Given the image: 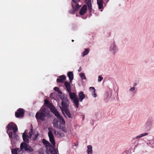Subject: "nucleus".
Returning a JSON list of instances; mask_svg holds the SVG:
<instances>
[{
    "mask_svg": "<svg viewBox=\"0 0 154 154\" xmlns=\"http://www.w3.org/2000/svg\"><path fill=\"white\" fill-rule=\"evenodd\" d=\"M108 50L109 53L112 55H114L118 51L119 48L115 42H112L110 43Z\"/></svg>",
    "mask_w": 154,
    "mask_h": 154,
    "instance_id": "0eeeda50",
    "label": "nucleus"
},
{
    "mask_svg": "<svg viewBox=\"0 0 154 154\" xmlns=\"http://www.w3.org/2000/svg\"><path fill=\"white\" fill-rule=\"evenodd\" d=\"M12 154H22V152L20 149L19 148H15L11 150Z\"/></svg>",
    "mask_w": 154,
    "mask_h": 154,
    "instance_id": "dca6fc26",
    "label": "nucleus"
},
{
    "mask_svg": "<svg viewBox=\"0 0 154 154\" xmlns=\"http://www.w3.org/2000/svg\"><path fill=\"white\" fill-rule=\"evenodd\" d=\"M92 96L94 97H97V94L95 93V91H93L91 92Z\"/></svg>",
    "mask_w": 154,
    "mask_h": 154,
    "instance_id": "7c9ffc66",
    "label": "nucleus"
},
{
    "mask_svg": "<svg viewBox=\"0 0 154 154\" xmlns=\"http://www.w3.org/2000/svg\"><path fill=\"white\" fill-rule=\"evenodd\" d=\"M17 131V127L14 123L11 122L8 124L7 132L11 139V142L13 139L17 140L18 139V135L15 133Z\"/></svg>",
    "mask_w": 154,
    "mask_h": 154,
    "instance_id": "f03ea898",
    "label": "nucleus"
},
{
    "mask_svg": "<svg viewBox=\"0 0 154 154\" xmlns=\"http://www.w3.org/2000/svg\"><path fill=\"white\" fill-rule=\"evenodd\" d=\"M110 93L109 92L107 91L105 94L104 97L105 99L108 98L110 96Z\"/></svg>",
    "mask_w": 154,
    "mask_h": 154,
    "instance_id": "bb28decb",
    "label": "nucleus"
},
{
    "mask_svg": "<svg viewBox=\"0 0 154 154\" xmlns=\"http://www.w3.org/2000/svg\"><path fill=\"white\" fill-rule=\"evenodd\" d=\"M64 111H65L66 115H67V116L69 118H72V117L71 114L70 113L69 110L68 109L65 110Z\"/></svg>",
    "mask_w": 154,
    "mask_h": 154,
    "instance_id": "393cba45",
    "label": "nucleus"
},
{
    "mask_svg": "<svg viewBox=\"0 0 154 154\" xmlns=\"http://www.w3.org/2000/svg\"><path fill=\"white\" fill-rule=\"evenodd\" d=\"M149 146L154 147V141L152 140H150L149 142Z\"/></svg>",
    "mask_w": 154,
    "mask_h": 154,
    "instance_id": "c756f323",
    "label": "nucleus"
},
{
    "mask_svg": "<svg viewBox=\"0 0 154 154\" xmlns=\"http://www.w3.org/2000/svg\"><path fill=\"white\" fill-rule=\"evenodd\" d=\"M64 85L67 90L69 97L73 102L75 107L78 108L79 107L78 98L75 93L71 91L70 83L67 82H65Z\"/></svg>",
    "mask_w": 154,
    "mask_h": 154,
    "instance_id": "7ed1b4c3",
    "label": "nucleus"
},
{
    "mask_svg": "<svg viewBox=\"0 0 154 154\" xmlns=\"http://www.w3.org/2000/svg\"><path fill=\"white\" fill-rule=\"evenodd\" d=\"M80 0H72L73 2L75 3V4H72V6L74 10L72 11H70V13L73 14L75 11L77 10L81 7V5L77 4H76L77 2H79Z\"/></svg>",
    "mask_w": 154,
    "mask_h": 154,
    "instance_id": "9d476101",
    "label": "nucleus"
},
{
    "mask_svg": "<svg viewBox=\"0 0 154 154\" xmlns=\"http://www.w3.org/2000/svg\"><path fill=\"white\" fill-rule=\"evenodd\" d=\"M78 96L79 97V102H82L83 100L85 98V96L84 94V93L82 91H80L78 94Z\"/></svg>",
    "mask_w": 154,
    "mask_h": 154,
    "instance_id": "4468645a",
    "label": "nucleus"
},
{
    "mask_svg": "<svg viewBox=\"0 0 154 154\" xmlns=\"http://www.w3.org/2000/svg\"><path fill=\"white\" fill-rule=\"evenodd\" d=\"M100 11H102V10L101 9V10H100Z\"/></svg>",
    "mask_w": 154,
    "mask_h": 154,
    "instance_id": "58836bf2",
    "label": "nucleus"
},
{
    "mask_svg": "<svg viewBox=\"0 0 154 154\" xmlns=\"http://www.w3.org/2000/svg\"><path fill=\"white\" fill-rule=\"evenodd\" d=\"M28 132V130H26L25 131L22 135L24 141L26 143H28L29 142V139L32 137V135H33L35 136V137L33 139V140H35L39 135V134L38 133L34 134L33 132L32 129H31V131L29 132V133H28V134H27Z\"/></svg>",
    "mask_w": 154,
    "mask_h": 154,
    "instance_id": "423d86ee",
    "label": "nucleus"
},
{
    "mask_svg": "<svg viewBox=\"0 0 154 154\" xmlns=\"http://www.w3.org/2000/svg\"><path fill=\"white\" fill-rule=\"evenodd\" d=\"M87 154H92V147L91 145L87 146Z\"/></svg>",
    "mask_w": 154,
    "mask_h": 154,
    "instance_id": "6ab92c4d",
    "label": "nucleus"
},
{
    "mask_svg": "<svg viewBox=\"0 0 154 154\" xmlns=\"http://www.w3.org/2000/svg\"><path fill=\"white\" fill-rule=\"evenodd\" d=\"M42 142L43 144L45 145L47 149V147L48 146H52L50 144V143L48 141H47L45 139H43V140Z\"/></svg>",
    "mask_w": 154,
    "mask_h": 154,
    "instance_id": "5701e85b",
    "label": "nucleus"
},
{
    "mask_svg": "<svg viewBox=\"0 0 154 154\" xmlns=\"http://www.w3.org/2000/svg\"><path fill=\"white\" fill-rule=\"evenodd\" d=\"M49 111L45 108L43 106L41 109L36 114L35 117L37 119H40L42 121L45 120V117L49 115Z\"/></svg>",
    "mask_w": 154,
    "mask_h": 154,
    "instance_id": "39448f33",
    "label": "nucleus"
},
{
    "mask_svg": "<svg viewBox=\"0 0 154 154\" xmlns=\"http://www.w3.org/2000/svg\"><path fill=\"white\" fill-rule=\"evenodd\" d=\"M109 1V0H107L106 2H108V1Z\"/></svg>",
    "mask_w": 154,
    "mask_h": 154,
    "instance_id": "e433bc0d",
    "label": "nucleus"
},
{
    "mask_svg": "<svg viewBox=\"0 0 154 154\" xmlns=\"http://www.w3.org/2000/svg\"><path fill=\"white\" fill-rule=\"evenodd\" d=\"M79 75L82 79L83 80L86 79V77L84 73H79Z\"/></svg>",
    "mask_w": 154,
    "mask_h": 154,
    "instance_id": "a878e982",
    "label": "nucleus"
},
{
    "mask_svg": "<svg viewBox=\"0 0 154 154\" xmlns=\"http://www.w3.org/2000/svg\"><path fill=\"white\" fill-rule=\"evenodd\" d=\"M86 3L88 6V9L89 11L91 12L92 10L91 3L90 0H86Z\"/></svg>",
    "mask_w": 154,
    "mask_h": 154,
    "instance_id": "a211bd4d",
    "label": "nucleus"
},
{
    "mask_svg": "<svg viewBox=\"0 0 154 154\" xmlns=\"http://www.w3.org/2000/svg\"><path fill=\"white\" fill-rule=\"evenodd\" d=\"M103 0H97V4L98 5V7L99 9L102 8L103 7Z\"/></svg>",
    "mask_w": 154,
    "mask_h": 154,
    "instance_id": "412c9836",
    "label": "nucleus"
},
{
    "mask_svg": "<svg viewBox=\"0 0 154 154\" xmlns=\"http://www.w3.org/2000/svg\"><path fill=\"white\" fill-rule=\"evenodd\" d=\"M73 41H74V40H72V42H73Z\"/></svg>",
    "mask_w": 154,
    "mask_h": 154,
    "instance_id": "4c0bfd02",
    "label": "nucleus"
},
{
    "mask_svg": "<svg viewBox=\"0 0 154 154\" xmlns=\"http://www.w3.org/2000/svg\"><path fill=\"white\" fill-rule=\"evenodd\" d=\"M48 133V135L49 138V140L53 146H55V143L54 137L53 134V133L58 137H63L64 136V134L62 133H60L55 131L52 128H49Z\"/></svg>",
    "mask_w": 154,
    "mask_h": 154,
    "instance_id": "20e7f679",
    "label": "nucleus"
},
{
    "mask_svg": "<svg viewBox=\"0 0 154 154\" xmlns=\"http://www.w3.org/2000/svg\"><path fill=\"white\" fill-rule=\"evenodd\" d=\"M123 154H128L127 153H126V152H125V153H123Z\"/></svg>",
    "mask_w": 154,
    "mask_h": 154,
    "instance_id": "c9c22d12",
    "label": "nucleus"
},
{
    "mask_svg": "<svg viewBox=\"0 0 154 154\" xmlns=\"http://www.w3.org/2000/svg\"><path fill=\"white\" fill-rule=\"evenodd\" d=\"M54 90L56 91L58 93L60 94H61V92L59 90V89L57 87H55L54 88Z\"/></svg>",
    "mask_w": 154,
    "mask_h": 154,
    "instance_id": "c85d7f7f",
    "label": "nucleus"
},
{
    "mask_svg": "<svg viewBox=\"0 0 154 154\" xmlns=\"http://www.w3.org/2000/svg\"><path fill=\"white\" fill-rule=\"evenodd\" d=\"M20 150L22 151H27L30 152L33 151V149L29 146L27 144L25 143H22L20 145Z\"/></svg>",
    "mask_w": 154,
    "mask_h": 154,
    "instance_id": "1a4fd4ad",
    "label": "nucleus"
},
{
    "mask_svg": "<svg viewBox=\"0 0 154 154\" xmlns=\"http://www.w3.org/2000/svg\"><path fill=\"white\" fill-rule=\"evenodd\" d=\"M90 51V49L89 48H86L85 49L84 51L82 53V57H84L85 56L88 55Z\"/></svg>",
    "mask_w": 154,
    "mask_h": 154,
    "instance_id": "4be33fe9",
    "label": "nucleus"
},
{
    "mask_svg": "<svg viewBox=\"0 0 154 154\" xmlns=\"http://www.w3.org/2000/svg\"><path fill=\"white\" fill-rule=\"evenodd\" d=\"M24 114V111L23 109L21 108L19 109L17 112H15V115L16 117H22L23 116Z\"/></svg>",
    "mask_w": 154,
    "mask_h": 154,
    "instance_id": "f8f14e48",
    "label": "nucleus"
},
{
    "mask_svg": "<svg viewBox=\"0 0 154 154\" xmlns=\"http://www.w3.org/2000/svg\"><path fill=\"white\" fill-rule=\"evenodd\" d=\"M89 90L91 92L93 91H95L96 90L94 88V87H90L89 88Z\"/></svg>",
    "mask_w": 154,
    "mask_h": 154,
    "instance_id": "473e14b6",
    "label": "nucleus"
},
{
    "mask_svg": "<svg viewBox=\"0 0 154 154\" xmlns=\"http://www.w3.org/2000/svg\"><path fill=\"white\" fill-rule=\"evenodd\" d=\"M66 80V77L64 75L60 76L58 79L57 80V82H64Z\"/></svg>",
    "mask_w": 154,
    "mask_h": 154,
    "instance_id": "f3484780",
    "label": "nucleus"
},
{
    "mask_svg": "<svg viewBox=\"0 0 154 154\" xmlns=\"http://www.w3.org/2000/svg\"><path fill=\"white\" fill-rule=\"evenodd\" d=\"M84 118H85V117H84V116H83V117H82L83 120H84Z\"/></svg>",
    "mask_w": 154,
    "mask_h": 154,
    "instance_id": "f704fd0d",
    "label": "nucleus"
},
{
    "mask_svg": "<svg viewBox=\"0 0 154 154\" xmlns=\"http://www.w3.org/2000/svg\"><path fill=\"white\" fill-rule=\"evenodd\" d=\"M81 71V68L80 67L79 68V69L78 70V71L79 72H80Z\"/></svg>",
    "mask_w": 154,
    "mask_h": 154,
    "instance_id": "72a5a7b5",
    "label": "nucleus"
},
{
    "mask_svg": "<svg viewBox=\"0 0 154 154\" xmlns=\"http://www.w3.org/2000/svg\"><path fill=\"white\" fill-rule=\"evenodd\" d=\"M103 77L101 75H99L98 76V82H101L103 79Z\"/></svg>",
    "mask_w": 154,
    "mask_h": 154,
    "instance_id": "2f4dec72",
    "label": "nucleus"
},
{
    "mask_svg": "<svg viewBox=\"0 0 154 154\" xmlns=\"http://www.w3.org/2000/svg\"><path fill=\"white\" fill-rule=\"evenodd\" d=\"M148 133H143L139 135L138 136H136L135 137L136 139H138L139 138L141 137H143L146 136L148 135Z\"/></svg>",
    "mask_w": 154,
    "mask_h": 154,
    "instance_id": "b1692460",
    "label": "nucleus"
},
{
    "mask_svg": "<svg viewBox=\"0 0 154 154\" xmlns=\"http://www.w3.org/2000/svg\"><path fill=\"white\" fill-rule=\"evenodd\" d=\"M153 120L152 119H148L145 124V127L146 128H148L151 127L152 125Z\"/></svg>",
    "mask_w": 154,
    "mask_h": 154,
    "instance_id": "ddd939ff",
    "label": "nucleus"
},
{
    "mask_svg": "<svg viewBox=\"0 0 154 154\" xmlns=\"http://www.w3.org/2000/svg\"><path fill=\"white\" fill-rule=\"evenodd\" d=\"M67 75L69 79V82L72 83L73 78V74L72 72H69L67 74Z\"/></svg>",
    "mask_w": 154,
    "mask_h": 154,
    "instance_id": "aec40b11",
    "label": "nucleus"
},
{
    "mask_svg": "<svg viewBox=\"0 0 154 154\" xmlns=\"http://www.w3.org/2000/svg\"><path fill=\"white\" fill-rule=\"evenodd\" d=\"M61 103V106H59V107L61 109L62 112L63 114V111L66 110L68 109V108L69 104L68 99L67 98H65L62 100Z\"/></svg>",
    "mask_w": 154,
    "mask_h": 154,
    "instance_id": "6e6552de",
    "label": "nucleus"
},
{
    "mask_svg": "<svg viewBox=\"0 0 154 154\" xmlns=\"http://www.w3.org/2000/svg\"><path fill=\"white\" fill-rule=\"evenodd\" d=\"M45 103L46 106L50 108L51 111L57 116L59 120L58 121L57 119H54L53 121V124L54 127L58 128L65 133L68 132V128L65 127V122L63 117L60 114L56 108L52 106V105L47 100L45 101Z\"/></svg>",
    "mask_w": 154,
    "mask_h": 154,
    "instance_id": "f257e3e1",
    "label": "nucleus"
},
{
    "mask_svg": "<svg viewBox=\"0 0 154 154\" xmlns=\"http://www.w3.org/2000/svg\"><path fill=\"white\" fill-rule=\"evenodd\" d=\"M136 88L135 87L133 86L129 90V92L131 93H134V91L135 90Z\"/></svg>",
    "mask_w": 154,
    "mask_h": 154,
    "instance_id": "cd10ccee",
    "label": "nucleus"
},
{
    "mask_svg": "<svg viewBox=\"0 0 154 154\" xmlns=\"http://www.w3.org/2000/svg\"><path fill=\"white\" fill-rule=\"evenodd\" d=\"M47 153L48 154H57L56 150L54 149L52 146L48 147Z\"/></svg>",
    "mask_w": 154,
    "mask_h": 154,
    "instance_id": "9b49d317",
    "label": "nucleus"
},
{
    "mask_svg": "<svg viewBox=\"0 0 154 154\" xmlns=\"http://www.w3.org/2000/svg\"><path fill=\"white\" fill-rule=\"evenodd\" d=\"M87 9V7L86 5H84L81 8L79 12V14L83 15L86 12Z\"/></svg>",
    "mask_w": 154,
    "mask_h": 154,
    "instance_id": "2eb2a0df",
    "label": "nucleus"
}]
</instances>
